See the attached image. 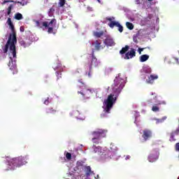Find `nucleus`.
<instances>
[{
	"instance_id": "1",
	"label": "nucleus",
	"mask_w": 179,
	"mask_h": 179,
	"mask_svg": "<svg viewBox=\"0 0 179 179\" xmlns=\"http://www.w3.org/2000/svg\"><path fill=\"white\" fill-rule=\"evenodd\" d=\"M7 24L9 25V27L11 29V33L8 36L6 44L2 48V50L4 54H6L8 50H10V52L13 54V58H16V44H17V38H16L15 25H13V22H12V19H10V17L8 18Z\"/></svg>"
},
{
	"instance_id": "2",
	"label": "nucleus",
	"mask_w": 179,
	"mask_h": 179,
	"mask_svg": "<svg viewBox=\"0 0 179 179\" xmlns=\"http://www.w3.org/2000/svg\"><path fill=\"white\" fill-rule=\"evenodd\" d=\"M26 160H27V157H22V156H20V157L13 158L10 159H7L8 164V166H10L9 169L15 170V169H16L17 167H21V166H23V165L26 164V163H27V162H26Z\"/></svg>"
},
{
	"instance_id": "3",
	"label": "nucleus",
	"mask_w": 179,
	"mask_h": 179,
	"mask_svg": "<svg viewBox=\"0 0 179 179\" xmlns=\"http://www.w3.org/2000/svg\"><path fill=\"white\" fill-rule=\"evenodd\" d=\"M124 86H125V80L120 76L116 77L112 85L113 92L115 94V96H118L121 93Z\"/></svg>"
},
{
	"instance_id": "4",
	"label": "nucleus",
	"mask_w": 179,
	"mask_h": 179,
	"mask_svg": "<svg viewBox=\"0 0 179 179\" xmlns=\"http://www.w3.org/2000/svg\"><path fill=\"white\" fill-rule=\"evenodd\" d=\"M117 101V97H114V94H110L108 96L107 99L105 101L106 108H104L105 113L110 114V111L113 108V106Z\"/></svg>"
},
{
	"instance_id": "5",
	"label": "nucleus",
	"mask_w": 179,
	"mask_h": 179,
	"mask_svg": "<svg viewBox=\"0 0 179 179\" xmlns=\"http://www.w3.org/2000/svg\"><path fill=\"white\" fill-rule=\"evenodd\" d=\"M106 134H107V131L103 129H97L96 131H93L92 133L93 136L92 141L93 143H96V145L99 144V141H99L100 138H105Z\"/></svg>"
},
{
	"instance_id": "6",
	"label": "nucleus",
	"mask_w": 179,
	"mask_h": 179,
	"mask_svg": "<svg viewBox=\"0 0 179 179\" xmlns=\"http://www.w3.org/2000/svg\"><path fill=\"white\" fill-rule=\"evenodd\" d=\"M57 24V20L52 19L51 21L48 23V22H40L39 21H36V24L37 27H41V24L43 27H48V26H52V24Z\"/></svg>"
},
{
	"instance_id": "7",
	"label": "nucleus",
	"mask_w": 179,
	"mask_h": 179,
	"mask_svg": "<svg viewBox=\"0 0 179 179\" xmlns=\"http://www.w3.org/2000/svg\"><path fill=\"white\" fill-rule=\"evenodd\" d=\"M90 93H92V90H87L85 86H83L82 90L78 91V94L82 95L83 97L85 99H89V97H90Z\"/></svg>"
},
{
	"instance_id": "8",
	"label": "nucleus",
	"mask_w": 179,
	"mask_h": 179,
	"mask_svg": "<svg viewBox=\"0 0 179 179\" xmlns=\"http://www.w3.org/2000/svg\"><path fill=\"white\" fill-rule=\"evenodd\" d=\"M88 65L90 66V69H92L93 66L96 67L99 66V62H97V58H96V56H94V50H92L91 62Z\"/></svg>"
},
{
	"instance_id": "9",
	"label": "nucleus",
	"mask_w": 179,
	"mask_h": 179,
	"mask_svg": "<svg viewBox=\"0 0 179 179\" xmlns=\"http://www.w3.org/2000/svg\"><path fill=\"white\" fill-rule=\"evenodd\" d=\"M8 66L10 67V71H13V75L17 73V66H16V63H13V59L12 57H10Z\"/></svg>"
},
{
	"instance_id": "10",
	"label": "nucleus",
	"mask_w": 179,
	"mask_h": 179,
	"mask_svg": "<svg viewBox=\"0 0 179 179\" xmlns=\"http://www.w3.org/2000/svg\"><path fill=\"white\" fill-rule=\"evenodd\" d=\"M111 159V152L110 151H106L103 152L99 157V162H107Z\"/></svg>"
},
{
	"instance_id": "11",
	"label": "nucleus",
	"mask_w": 179,
	"mask_h": 179,
	"mask_svg": "<svg viewBox=\"0 0 179 179\" xmlns=\"http://www.w3.org/2000/svg\"><path fill=\"white\" fill-rule=\"evenodd\" d=\"M92 45L94 46L96 51H100V50H103L104 47L103 45H101V40H96L92 43Z\"/></svg>"
},
{
	"instance_id": "12",
	"label": "nucleus",
	"mask_w": 179,
	"mask_h": 179,
	"mask_svg": "<svg viewBox=\"0 0 179 179\" xmlns=\"http://www.w3.org/2000/svg\"><path fill=\"white\" fill-rule=\"evenodd\" d=\"M136 52L135 51V49L131 48L130 51L127 52L125 54L124 59H130L131 58H134V57H136Z\"/></svg>"
},
{
	"instance_id": "13",
	"label": "nucleus",
	"mask_w": 179,
	"mask_h": 179,
	"mask_svg": "<svg viewBox=\"0 0 179 179\" xmlns=\"http://www.w3.org/2000/svg\"><path fill=\"white\" fill-rule=\"evenodd\" d=\"M142 137L145 141H148V139L152 138V131L148 129L143 130Z\"/></svg>"
},
{
	"instance_id": "14",
	"label": "nucleus",
	"mask_w": 179,
	"mask_h": 179,
	"mask_svg": "<svg viewBox=\"0 0 179 179\" xmlns=\"http://www.w3.org/2000/svg\"><path fill=\"white\" fill-rule=\"evenodd\" d=\"M9 2H12L13 3H20L22 6H24V5H27V1L26 0H22V1H15L13 0H5L3 3H8Z\"/></svg>"
},
{
	"instance_id": "15",
	"label": "nucleus",
	"mask_w": 179,
	"mask_h": 179,
	"mask_svg": "<svg viewBox=\"0 0 179 179\" xmlns=\"http://www.w3.org/2000/svg\"><path fill=\"white\" fill-rule=\"evenodd\" d=\"M157 159V153L156 152L151 153L148 157V161L150 163H153L156 162Z\"/></svg>"
},
{
	"instance_id": "16",
	"label": "nucleus",
	"mask_w": 179,
	"mask_h": 179,
	"mask_svg": "<svg viewBox=\"0 0 179 179\" xmlns=\"http://www.w3.org/2000/svg\"><path fill=\"white\" fill-rule=\"evenodd\" d=\"M157 79V75L151 74L150 76H148V78L146 80L147 83H154L155 80Z\"/></svg>"
},
{
	"instance_id": "17",
	"label": "nucleus",
	"mask_w": 179,
	"mask_h": 179,
	"mask_svg": "<svg viewBox=\"0 0 179 179\" xmlns=\"http://www.w3.org/2000/svg\"><path fill=\"white\" fill-rule=\"evenodd\" d=\"M141 73H152V69L149 66H144L141 69Z\"/></svg>"
},
{
	"instance_id": "18",
	"label": "nucleus",
	"mask_w": 179,
	"mask_h": 179,
	"mask_svg": "<svg viewBox=\"0 0 179 179\" xmlns=\"http://www.w3.org/2000/svg\"><path fill=\"white\" fill-rule=\"evenodd\" d=\"M104 43L109 47H113V45H115V43L112 38H106L104 41Z\"/></svg>"
},
{
	"instance_id": "19",
	"label": "nucleus",
	"mask_w": 179,
	"mask_h": 179,
	"mask_svg": "<svg viewBox=\"0 0 179 179\" xmlns=\"http://www.w3.org/2000/svg\"><path fill=\"white\" fill-rule=\"evenodd\" d=\"M119 24H120V22H118L111 21L108 24L109 27H110V29H114V27H117Z\"/></svg>"
},
{
	"instance_id": "20",
	"label": "nucleus",
	"mask_w": 179,
	"mask_h": 179,
	"mask_svg": "<svg viewBox=\"0 0 179 179\" xmlns=\"http://www.w3.org/2000/svg\"><path fill=\"white\" fill-rule=\"evenodd\" d=\"M57 113V110L52 108H48V109H46V114L48 115H50V114H56Z\"/></svg>"
},
{
	"instance_id": "21",
	"label": "nucleus",
	"mask_w": 179,
	"mask_h": 179,
	"mask_svg": "<svg viewBox=\"0 0 179 179\" xmlns=\"http://www.w3.org/2000/svg\"><path fill=\"white\" fill-rule=\"evenodd\" d=\"M20 45H22V47H24V48H26L30 46V43H27L26 41H24V40H20Z\"/></svg>"
},
{
	"instance_id": "22",
	"label": "nucleus",
	"mask_w": 179,
	"mask_h": 179,
	"mask_svg": "<svg viewBox=\"0 0 179 179\" xmlns=\"http://www.w3.org/2000/svg\"><path fill=\"white\" fill-rule=\"evenodd\" d=\"M149 59V55H143L140 57V62H146Z\"/></svg>"
},
{
	"instance_id": "23",
	"label": "nucleus",
	"mask_w": 179,
	"mask_h": 179,
	"mask_svg": "<svg viewBox=\"0 0 179 179\" xmlns=\"http://www.w3.org/2000/svg\"><path fill=\"white\" fill-rule=\"evenodd\" d=\"M86 170V176L87 177H89L90 174H94V172L92 171V168L90 166H87L85 168Z\"/></svg>"
},
{
	"instance_id": "24",
	"label": "nucleus",
	"mask_w": 179,
	"mask_h": 179,
	"mask_svg": "<svg viewBox=\"0 0 179 179\" xmlns=\"http://www.w3.org/2000/svg\"><path fill=\"white\" fill-rule=\"evenodd\" d=\"M94 36L95 37H97L98 38H100V37H101V36H104V31H94Z\"/></svg>"
},
{
	"instance_id": "25",
	"label": "nucleus",
	"mask_w": 179,
	"mask_h": 179,
	"mask_svg": "<svg viewBox=\"0 0 179 179\" xmlns=\"http://www.w3.org/2000/svg\"><path fill=\"white\" fill-rule=\"evenodd\" d=\"M128 50H129V46L125 45V47L122 48V50L120 51V54L121 55H124V54H125V52H127V51H128Z\"/></svg>"
},
{
	"instance_id": "26",
	"label": "nucleus",
	"mask_w": 179,
	"mask_h": 179,
	"mask_svg": "<svg viewBox=\"0 0 179 179\" xmlns=\"http://www.w3.org/2000/svg\"><path fill=\"white\" fill-rule=\"evenodd\" d=\"M15 19L16 20H22V19H23V15H22V13H17L15 14Z\"/></svg>"
},
{
	"instance_id": "27",
	"label": "nucleus",
	"mask_w": 179,
	"mask_h": 179,
	"mask_svg": "<svg viewBox=\"0 0 179 179\" xmlns=\"http://www.w3.org/2000/svg\"><path fill=\"white\" fill-rule=\"evenodd\" d=\"M169 64H179L178 58H177V57H172L171 59L170 62H169Z\"/></svg>"
},
{
	"instance_id": "28",
	"label": "nucleus",
	"mask_w": 179,
	"mask_h": 179,
	"mask_svg": "<svg viewBox=\"0 0 179 179\" xmlns=\"http://www.w3.org/2000/svg\"><path fill=\"white\" fill-rule=\"evenodd\" d=\"M126 26L127 27V29H129V30H134V24L127 22H126Z\"/></svg>"
},
{
	"instance_id": "29",
	"label": "nucleus",
	"mask_w": 179,
	"mask_h": 179,
	"mask_svg": "<svg viewBox=\"0 0 179 179\" xmlns=\"http://www.w3.org/2000/svg\"><path fill=\"white\" fill-rule=\"evenodd\" d=\"M54 25V24H52V25H50V27H48V33L49 34H55V32H54V28H52V26Z\"/></svg>"
},
{
	"instance_id": "30",
	"label": "nucleus",
	"mask_w": 179,
	"mask_h": 179,
	"mask_svg": "<svg viewBox=\"0 0 179 179\" xmlns=\"http://www.w3.org/2000/svg\"><path fill=\"white\" fill-rule=\"evenodd\" d=\"M166 120H167V117L164 116L162 118L157 119V123L158 124H162V122H164V121H166Z\"/></svg>"
},
{
	"instance_id": "31",
	"label": "nucleus",
	"mask_w": 179,
	"mask_h": 179,
	"mask_svg": "<svg viewBox=\"0 0 179 179\" xmlns=\"http://www.w3.org/2000/svg\"><path fill=\"white\" fill-rule=\"evenodd\" d=\"M56 76H57V80H59V79L62 78V73L57 71Z\"/></svg>"
},
{
	"instance_id": "32",
	"label": "nucleus",
	"mask_w": 179,
	"mask_h": 179,
	"mask_svg": "<svg viewBox=\"0 0 179 179\" xmlns=\"http://www.w3.org/2000/svg\"><path fill=\"white\" fill-rule=\"evenodd\" d=\"M12 8H13V5L10 4L7 9V15H10L12 13Z\"/></svg>"
},
{
	"instance_id": "33",
	"label": "nucleus",
	"mask_w": 179,
	"mask_h": 179,
	"mask_svg": "<svg viewBox=\"0 0 179 179\" xmlns=\"http://www.w3.org/2000/svg\"><path fill=\"white\" fill-rule=\"evenodd\" d=\"M66 157L67 160H71V159H72V154H71V152H66Z\"/></svg>"
},
{
	"instance_id": "34",
	"label": "nucleus",
	"mask_w": 179,
	"mask_h": 179,
	"mask_svg": "<svg viewBox=\"0 0 179 179\" xmlns=\"http://www.w3.org/2000/svg\"><path fill=\"white\" fill-rule=\"evenodd\" d=\"M65 5V0H60L59 2V8H62Z\"/></svg>"
},
{
	"instance_id": "35",
	"label": "nucleus",
	"mask_w": 179,
	"mask_h": 179,
	"mask_svg": "<svg viewBox=\"0 0 179 179\" xmlns=\"http://www.w3.org/2000/svg\"><path fill=\"white\" fill-rule=\"evenodd\" d=\"M117 27H118V30H119L120 33H122V31H124V27H122V26L120 24V23L118 24Z\"/></svg>"
},
{
	"instance_id": "36",
	"label": "nucleus",
	"mask_w": 179,
	"mask_h": 179,
	"mask_svg": "<svg viewBox=\"0 0 179 179\" xmlns=\"http://www.w3.org/2000/svg\"><path fill=\"white\" fill-rule=\"evenodd\" d=\"M100 150H101V147H100V146L95 147L94 148V151L95 152V153H97V152H100Z\"/></svg>"
},
{
	"instance_id": "37",
	"label": "nucleus",
	"mask_w": 179,
	"mask_h": 179,
	"mask_svg": "<svg viewBox=\"0 0 179 179\" xmlns=\"http://www.w3.org/2000/svg\"><path fill=\"white\" fill-rule=\"evenodd\" d=\"M44 104H45L46 106H48L50 104V98H47V99L44 101Z\"/></svg>"
},
{
	"instance_id": "38",
	"label": "nucleus",
	"mask_w": 179,
	"mask_h": 179,
	"mask_svg": "<svg viewBox=\"0 0 179 179\" xmlns=\"http://www.w3.org/2000/svg\"><path fill=\"white\" fill-rule=\"evenodd\" d=\"M74 114L76 117H79V115H80V112H79V110H74Z\"/></svg>"
},
{
	"instance_id": "39",
	"label": "nucleus",
	"mask_w": 179,
	"mask_h": 179,
	"mask_svg": "<svg viewBox=\"0 0 179 179\" xmlns=\"http://www.w3.org/2000/svg\"><path fill=\"white\" fill-rule=\"evenodd\" d=\"M143 50H145V48H138V53L141 55V54H142V51H143Z\"/></svg>"
},
{
	"instance_id": "40",
	"label": "nucleus",
	"mask_w": 179,
	"mask_h": 179,
	"mask_svg": "<svg viewBox=\"0 0 179 179\" xmlns=\"http://www.w3.org/2000/svg\"><path fill=\"white\" fill-rule=\"evenodd\" d=\"M152 111H157V106H153L152 108Z\"/></svg>"
},
{
	"instance_id": "41",
	"label": "nucleus",
	"mask_w": 179,
	"mask_h": 179,
	"mask_svg": "<svg viewBox=\"0 0 179 179\" xmlns=\"http://www.w3.org/2000/svg\"><path fill=\"white\" fill-rule=\"evenodd\" d=\"M89 78H92V69H90V71L88 73Z\"/></svg>"
},
{
	"instance_id": "42",
	"label": "nucleus",
	"mask_w": 179,
	"mask_h": 179,
	"mask_svg": "<svg viewBox=\"0 0 179 179\" xmlns=\"http://www.w3.org/2000/svg\"><path fill=\"white\" fill-rule=\"evenodd\" d=\"M106 20H108L110 22V23H111V22H113V18H111V17L106 18Z\"/></svg>"
},
{
	"instance_id": "43",
	"label": "nucleus",
	"mask_w": 179,
	"mask_h": 179,
	"mask_svg": "<svg viewBox=\"0 0 179 179\" xmlns=\"http://www.w3.org/2000/svg\"><path fill=\"white\" fill-rule=\"evenodd\" d=\"M20 31H22V32H23V31H24V27H20Z\"/></svg>"
},
{
	"instance_id": "44",
	"label": "nucleus",
	"mask_w": 179,
	"mask_h": 179,
	"mask_svg": "<svg viewBox=\"0 0 179 179\" xmlns=\"http://www.w3.org/2000/svg\"><path fill=\"white\" fill-rule=\"evenodd\" d=\"M133 40H134V43H138V41H136V37H134Z\"/></svg>"
},
{
	"instance_id": "45",
	"label": "nucleus",
	"mask_w": 179,
	"mask_h": 179,
	"mask_svg": "<svg viewBox=\"0 0 179 179\" xmlns=\"http://www.w3.org/2000/svg\"><path fill=\"white\" fill-rule=\"evenodd\" d=\"M136 3L138 5H139V3H141V0H136Z\"/></svg>"
},
{
	"instance_id": "46",
	"label": "nucleus",
	"mask_w": 179,
	"mask_h": 179,
	"mask_svg": "<svg viewBox=\"0 0 179 179\" xmlns=\"http://www.w3.org/2000/svg\"><path fill=\"white\" fill-rule=\"evenodd\" d=\"M55 10L52 8H50V10H49V13L50 12H52V11H54Z\"/></svg>"
},
{
	"instance_id": "47",
	"label": "nucleus",
	"mask_w": 179,
	"mask_h": 179,
	"mask_svg": "<svg viewBox=\"0 0 179 179\" xmlns=\"http://www.w3.org/2000/svg\"><path fill=\"white\" fill-rule=\"evenodd\" d=\"M95 142H98V143H99V140H95Z\"/></svg>"
},
{
	"instance_id": "48",
	"label": "nucleus",
	"mask_w": 179,
	"mask_h": 179,
	"mask_svg": "<svg viewBox=\"0 0 179 179\" xmlns=\"http://www.w3.org/2000/svg\"><path fill=\"white\" fill-rule=\"evenodd\" d=\"M152 1H153V0H148L149 2H152Z\"/></svg>"
},
{
	"instance_id": "49",
	"label": "nucleus",
	"mask_w": 179,
	"mask_h": 179,
	"mask_svg": "<svg viewBox=\"0 0 179 179\" xmlns=\"http://www.w3.org/2000/svg\"><path fill=\"white\" fill-rule=\"evenodd\" d=\"M96 178H99V175L96 176Z\"/></svg>"
},
{
	"instance_id": "50",
	"label": "nucleus",
	"mask_w": 179,
	"mask_h": 179,
	"mask_svg": "<svg viewBox=\"0 0 179 179\" xmlns=\"http://www.w3.org/2000/svg\"><path fill=\"white\" fill-rule=\"evenodd\" d=\"M98 1V2H100V0H97Z\"/></svg>"
},
{
	"instance_id": "51",
	"label": "nucleus",
	"mask_w": 179,
	"mask_h": 179,
	"mask_svg": "<svg viewBox=\"0 0 179 179\" xmlns=\"http://www.w3.org/2000/svg\"><path fill=\"white\" fill-rule=\"evenodd\" d=\"M166 59H167V58H165L164 61H166Z\"/></svg>"
},
{
	"instance_id": "52",
	"label": "nucleus",
	"mask_w": 179,
	"mask_h": 179,
	"mask_svg": "<svg viewBox=\"0 0 179 179\" xmlns=\"http://www.w3.org/2000/svg\"><path fill=\"white\" fill-rule=\"evenodd\" d=\"M157 110L159 111V108H157Z\"/></svg>"
},
{
	"instance_id": "53",
	"label": "nucleus",
	"mask_w": 179,
	"mask_h": 179,
	"mask_svg": "<svg viewBox=\"0 0 179 179\" xmlns=\"http://www.w3.org/2000/svg\"><path fill=\"white\" fill-rule=\"evenodd\" d=\"M158 104H160V103H158Z\"/></svg>"
}]
</instances>
